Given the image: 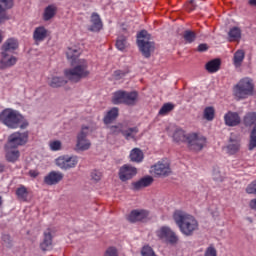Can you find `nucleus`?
I'll return each instance as SVG.
<instances>
[{
    "mask_svg": "<svg viewBox=\"0 0 256 256\" xmlns=\"http://www.w3.org/2000/svg\"><path fill=\"white\" fill-rule=\"evenodd\" d=\"M79 55H81V50L77 49V47L68 48L66 51V57L73 67L64 70V76L71 83H79L82 79H87L91 74L87 60L78 59Z\"/></svg>",
    "mask_w": 256,
    "mask_h": 256,
    "instance_id": "f257e3e1",
    "label": "nucleus"
},
{
    "mask_svg": "<svg viewBox=\"0 0 256 256\" xmlns=\"http://www.w3.org/2000/svg\"><path fill=\"white\" fill-rule=\"evenodd\" d=\"M173 219L181 233L186 237H191L199 229L197 219L184 211L176 210L173 214Z\"/></svg>",
    "mask_w": 256,
    "mask_h": 256,
    "instance_id": "f03ea898",
    "label": "nucleus"
},
{
    "mask_svg": "<svg viewBox=\"0 0 256 256\" xmlns=\"http://www.w3.org/2000/svg\"><path fill=\"white\" fill-rule=\"evenodd\" d=\"M0 123L8 129H27L29 122L17 110L6 108L0 113Z\"/></svg>",
    "mask_w": 256,
    "mask_h": 256,
    "instance_id": "7ed1b4c3",
    "label": "nucleus"
},
{
    "mask_svg": "<svg viewBox=\"0 0 256 256\" xmlns=\"http://www.w3.org/2000/svg\"><path fill=\"white\" fill-rule=\"evenodd\" d=\"M137 45L143 57L149 59L155 51V43L151 42V34L147 30H141L137 34Z\"/></svg>",
    "mask_w": 256,
    "mask_h": 256,
    "instance_id": "20e7f679",
    "label": "nucleus"
},
{
    "mask_svg": "<svg viewBox=\"0 0 256 256\" xmlns=\"http://www.w3.org/2000/svg\"><path fill=\"white\" fill-rule=\"evenodd\" d=\"M255 86L249 78H243L233 87V95L237 101L241 99H247V97L253 95Z\"/></svg>",
    "mask_w": 256,
    "mask_h": 256,
    "instance_id": "39448f33",
    "label": "nucleus"
},
{
    "mask_svg": "<svg viewBox=\"0 0 256 256\" xmlns=\"http://www.w3.org/2000/svg\"><path fill=\"white\" fill-rule=\"evenodd\" d=\"M245 127H253L250 132V140L248 144L249 151L256 149V112H248L243 118Z\"/></svg>",
    "mask_w": 256,
    "mask_h": 256,
    "instance_id": "423d86ee",
    "label": "nucleus"
},
{
    "mask_svg": "<svg viewBox=\"0 0 256 256\" xmlns=\"http://www.w3.org/2000/svg\"><path fill=\"white\" fill-rule=\"evenodd\" d=\"M28 141L29 131L14 132L8 136V140L5 145L8 147H13L14 149H18L19 147H23V145H27Z\"/></svg>",
    "mask_w": 256,
    "mask_h": 256,
    "instance_id": "0eeeda50",
    "label": "nucleus"
},
{
    "mask_svg": "<svg viewBox=\"0 0 256 256\" xmlns=\"http://www.w3.org/2000/svg\"><path fill=\"white\" fill-rule=\"evenodd\" d=\"M157 237L167 243L168 245H177L179 243V236L167 226L161 227L156 232Z\"/></svg>",
    "mask_w": 256,
    "mask_h": 256,
    "instance_id": "6e6552de",
    "label": "nucleus"
},
{
    "mask_svg": "<svg viewBox=\"0 0 256 256\" xmlns=\"http://www.w3.org/2000/svg\"><path fill=\"white\" fill-rule=\"evenodd\" d=\"M186 143L191 151H201L205 147L207 140L197 133H190L187 134Z\"/></svg>",
    "mask_w": 256,
    "mask_h": 256,
    "instance_id": "1a4fd4ad",
    "label": "nucleus"
},
{
    "mask_svg": "<svg viewBox=\"0 0 256 256\" xmlns=\"http://www.w3.org/2000/svg\"><path fill=\"white\" fill-rule=\"evenodd\" d=\"M88 135L89 127L83 126L81 131L77 135L76 149L78 151H88V149H91V141L87 139Z\"/></svg>",
    "mask_w": 256,
    "mask_h": 256,
    "instance_id": "9d476101",
    "label": "nucleus"
},
{
    "mask_svg": "<svg viewBox=\"0 0 256 256\" xmlns=\"http://www.w3.org/2000/svg\"><path fill=\"white\" fill-rule=\"evenodd\" d=\"M55 163L63 171H69V169H75L77 167L79 158L77 156H60L55 160Z\"/></svg>",
    "mask_w": 256,
    "mask_h": 256,
    "instance_id": "9b49d317",
    "label": "nucleus"
},
{
    "mask_svg": "<svg viewBox=\"0 0 256 256\" xmlns=\"http://www.w3.org/2000/svg\"><path fill=\"white\" fill-rule=\"evenodd\" d=\"M19 59L11 53L0 52V71H5V69H11L17 65Z\"/></svg>",
    "mask_w": 256,
    "mask_h": 256,
    "instance_id": "f8f14e48",
    "label": "nucleus"
},
{
    "mask_svg": "<svg viewBox=\"0 0 256 256\" xmlns=\"http://www.w3.org/2000/svg\"><path fill=\"white\" fill-rule=\"evenodd\" d=\"M135 175H137V168L131 164H124L119 168L118 177L123 183L131 181Z\"/></svg>",
    "mask_w": 256,
    "mask_h": 256,
    "instance_id": "ddd939ff",
    "label": "nucleus"
},
{
    "mask_svg": "<svg viewBox=\"0 0 256 256\" xmlns=\"http://www.w3.org/2000/svg\"><path fill=\"white\" fill-rule=\"evenodd\" d=\"M152 171L157 177H169L171 175V166L169 163L158 162L152 167Z\"/></svg>",
    "mask_w": 256,
    "mask_h": 256,
    "instance_id": "4468645a",
    "label": "nucleus"
},
{
    "mask_svg": "<svg viewBox=\"0 0 256 256\" xmlns=\"http://www.w3.org/2000/svg\"><path fill=\"white\" fill-rule=\"evenodd\" d=\"M40 249L43 251H51L53 249V230L48 228L43 233V240L40 243Z\"/></svg>",
    "mask_w": 256,
    "mask_h": 256,
    "instance_id": "2eb2a0df",
    "label": "nucleus"
},
{
    "mask_svg": "<svg viewBox=\"0 0 256 256\" xmlns=\"http://www.w3.org/2000/svg\"><path fill=\"white\" fill-rule=\"evenodd\" d=\"M13 5V0H0V23H3V21H9L7 11H9V9H13Z\"/></svg>",
    "mask_w": 256,
    "mask_h": 256,
    "instance_id": "dca6fc26",
    "label": "nucleus"
},
{
    "mask_svg": "<svg viewBox=\"0 0 256 256\" xmlns=\"http://www.w3.org/2000/svg\"><path fill=\"white\" fill-rule=\"evenodd\" d=\"M63 173L59 172V171H51L49 174H47L44 177V183L45 185H57L59 183H61V181H63Z\"/></svg>",
    "mask_w": 256,
    "mask_h": 256,
    "instance_id": "f3484780",
    "label": "nucleus"
},
{
    "mask_svg": "<svg viewBox=\"0 0 256 256\" xmlns=\"http://www.w3.org/2000/svg\"><path fill=\"white\" fill-rule=\"evenodd\" d=\"M19 49V41L15 38L7 39L1 46L2 53H10L13 54L15 51Z\"/></svg>",
    "mask_w": 256,
    "mask_h": 256,
    "instance_id": "a211bd4d",
    "label": "nucleus"
},
{
    "mask_svg": "<svg viewBox=\"0 0 256 256\" xmlns=\"http://www.w3.org/2000/svg\"><path fill=\"white\" fill-rule=\"evenodd\" d=\"M149 217L147 210H132L127 219L130 223H137L139 221H145Z\"/></svg>",
    "mask_w": 256,
    "mask_h": 256,
    "instance_id": "6ab92c4d",
    "label": "nucleus"
},
{
    "mask_svg": "<svg viewBox=\"0 0 256 256\" xmlns=\"http://www.w3.org/2000/svg\"><path fill=\"white\" fill-rule=\"evenodd\" d=\"M91 25L89 27V31L93 33H99L103 29V21H101V16L97 14V12H93L90 17Z\"/></svg>",
    "mask_w": 256,
    "mask_h": 256,
    "instance_id": "aec40b11",
    "label": "nucleus"
},
{
    "mask_svg": "<svg viewBox=\"0 0 256 256\" xmlns=\"http://www.w3.org/2000/svg\"><path fill=\"white\" fill-rule=\"evenodd\" d=\"M4 149L6 151L5 157L8 163H15L19 161V157H21V152H19V149L7 145L4 146Z\"/></svg>",
    "mask_w": 256,
    "mask_h": 256,
    "instance_id": "412c9836",
    "label": "nucleus"
},
{
    "mask_svg": "<svg viewBox=\"0 0 256 256\" xmlns=\"http://www.w3.org/2000/svg\"><path fill=\"white\" fill-rule=\"evenodd\" d=\"M239 149H241V140L231 135L229 143L226 146V151L228 155H235V153H239Z\"/></svg>",
    "mask_w": 256,
    "mask_h": 256,
    "instance_id": "4be33fe9",
    "label": "nucleus"
},
{
    "mask_svg": "<svg viewBox=\"0 0 256 256\" xmlns=\"http://www.w3.org/2000/svg\"><path fill=\"white\" fill-rule=\"evenodd\" d=\"M225 125L228 127H237L241 123V117L237 112L229 111L224 116Z\"/></svg>",
    "mask_w": 256,
    "mask_h": 256,
    "instance_id": "5701e85b",
    "label": "nucleus"
},
{
    "mask_svg": "<svg viewBox=\"0 0 256 256\" xmlns=\"http://www.w3.org/2000/svg\"><path fill=\"white\" fill-rule=\"evenodd\" d=\"M48 35L49 31L45 27L39 26L34 30L33 39L34 41H36V43H41L42 41H45V39H47Z\"/></svg>",
    "mask_w": 256,
    "mask_h": 256,
    "instance_id": "b1692460",
    "label": "nucleus"
},
{
    "mask_svg": "<svg viewBox=\"0 0 256 256\" xmlns=\"http://www.w3.org/2000/svg\"><path fill=\"white\" fill-rule=\"evenodd\" d=\"M117 117H119V108L113 107L108 112H106L103 118L104 125H111V123L117 121Z\"/></svg>",
    "mask_w": 256,
    "mask_h": 256,
    "instance_id": "393cba45",
    "label": "nucleus"
},
{
    "mask_svg": "<svg viewBox=\"0 0 256 256\" xmlns=\"http://www.w3.org/2000/svg\"><path fill=\"white\" fill-rule=\"evenodd\" d=\"M152 183H153V177L151 176L143 177L139 181L132 183L133 190L139 191L145 187H149V185H151Z\"/></svg>",
    "mask_w": 256,
    "mask_h": 256,
    "instance_id": "a878e982",
    "label": "nucleus"
},
{
    "mask_svg": "<svg viewBox=\"0 0 256 256\" xmlns=\"http://www.w3.org/2000/svg\"><path fill=\"white\" fill-rule=\"evenodd\" d=\"M67 80L61 76H52L48 78V85L52 87V89H59V87H65Z\"/></svg>",
    "mask_w": 256,
    "mask_h": 256,
    "instance_id": "bb28decb",
    "label": "nucleus"
},
{
    "mask_svg": "<svg viewBox=\"0 0 256 256\" xmlns=\"http://www.w3.org/2000/svg\"><path fill=\"white\" fill-rule=\"evenodd\" d=\"M243 61H245V50L238 49L233 56V65L236 69H239L243 65Z\"/></svg>",
    "mask_w": 256,
    "mask_h": 256,
    "instance_id": "cd10ccee",
    "label": "nucleus"
},
{
    "mask_svg": "<svg viewBox=\"0 0 256 256\" xmlns=\"http://www.w3.org/2000/svg\"><path fill=\"white\" fill-rule=\"evenodd\" d=\"M138 97H139V94L137 93V91H131V92L125 91L124 105L133 107V105L137 103Z\"/></svg>",
    "mask_w": 256,
    "mask_h": 256,
    "instance_id": "c85d7f7f",
    "label": "nucleus"
},
{
    "mask_svg": "<svg viewBox=\"0 0 256 256\" xmlns=\"http://www.w3.org/2000/svg\"><path fill=\"white\" fill-rule=\"evenodd\" d=\"M206 71L208 73H217L219 69H221V60L220 59H213L206 63L205 65Z\"/></svg>",
    "mask_w": 256,
    "mask_h": 256,
    "instance_id": "c756f323",
    "label": "nucleus"
},
{
    "mask_svg": "<svg viewBox=\"0 0 256 256\" xmlns=\"http://www.w3.org/2000/svg\"><path fill=\"white\" fill-rule=\"evenodd\" d=\"M112 103L113 105H125V91L118 90L114 92L112 97Z\"/></svg>",
    "mask_w": 256,
    "mask_h": 256,
    "instance_id": "7c9ffc66",
    "label": "nucleus"
},
{
    "mask_svg": "<svg viewBox=\"0 0 256 256\" xmlns=\"http://www.w3.org/2000/svg\"><path fill=\"white\" fill-rule=\"evenodd\" d=\"M16 196L18 201L27 202L29 199V190H27V187L20 185V187L16 189Z\"/></svg>",
    "mask_w": 256,
    "mask_h": 256,
    "instance_id": "2f4dec72",
    "label": "nucleus"
},
{
    "mask_svg": "<svg viewBox=\"0 0 256 256\" xmlns=\"http://www.w3.org/2000/svg\"><path fill=\"white\" fill-rule=\"evenodd\" d=\"M137 133H139V128L137 127L127 128V125H125L122 135L123 137H125V139H127V141H129V139H135Z\"/></svg>",
    "mask_w": 256,
    "mask_h": 256,
    "instance_id": "473e14b6",
    "label": "nucleus"
},
{
    "mask_svg": "<svg viewBox=\"0 0 256 256\" xmlns=\"http://www.w3.org/2000/svg\"><path fill=\"white\" fill-rule=\"evenodd\" d=\"M143 157V151H141L139 148H134L130 152V160L133 163H141L143 161Z\"/></svg>",
    "mask_w": 256,
    "mask_h": 256,
    "instance_id": "72a5a7b5",
    "label": "nucleus"
},
{
    "mask_svg": "<svg viewBox=\"0 0 256 256\" xmlns=\"http://www.w3.org/2000/svg\"><path fill=\"white\" fill-rule=\"evenodd\" d=\"M229 41H241V29L239 27H233L228 32Z\"/></svg>",
    "mask_w": 256,
    "mask_h": 256,
    "instance_id": "f704fd0d",
    "label": "nucleus"
},
{
    "mask_svg": "<svg viewBox=\"0 0 256 256\" xmlns=\"http://www.w3.org/2000/svg\"><path fill=\"white\" fill-rule=\"evenodd\" d=\"M174 141L177 143L182 142V143H187V134H185V131L179 129L174 132L173 135Z\"/></svg>",
    "mask_w": 256,
    "mask_h": 256,
    "instance_id": "c9c22d12",
    "label": "nucleus"
},
{
    "mask_svg": "<svg viewBox=\"0 0 256 256\" xmlns=\"http://www.w3.org/2000/svg\"><path fill=\"white\" fill-rule=\"evenodd\" d=\"M111 135H119L120 133L123 135V131L125 129V124L118 123L116 125H112L108 127Z\"/></svg>",
    "mask_w": 256,
    "mask_h": 256,
    "instance_id": "e433bc0d",
    "label": "nucleus"
},
{
    "mask_svg": "<svg viewBox=\"0 0 256 256\" xmlns=\"http://www.w3.org/2000/svg\"><path fill=\"white\" fill-rule=\"evenodd\" d=\"M56 11H57V8L53 5L46 7L44 11V21H49L50 19H53V17H55Z\"/></svg>",
    "mask_w": 256,
    "mask_h": 256,
    "instance_id": "4c0bfd02",
    "label": "nucleus"
},
{
    "mask_svg": "<svg viewBox=\"0 0 256 256\" xmlns=\"http://www.w3.org/2000/svg\"><path fill=\"white\" fill-rule=\"evenodd\" d=\"M183 39L186 41V43H194V41L197 39V33L191 30H185L183 33Z\"/></svg>",
    "mask_w": 256,
    "mask_h": 256,
    "instance_id": "58836bf2",
    "label": "nucleus"
},
{
    "mask_svg": "<svg viewBox=\"0 0 256 256\" xmlns=\"http://www.w3.org/2000/svg\"><path fill=\"white\" fill-rule=\"evenodd\" d=\"M204 119L206 121H213L215 119V108L208 106L204 109Z\"/></svg>",
    "mask_w": 256,
    "mask_h": 256,
    "instance_id": "ea45409f",
    "label": "nucleus"
},
{
    "mask_svg": "<svg viewBox=\"0 0 256 256\" xmlns=\"http://www.w3.org/2000/svg\"><path fill=\"white\" fill-rule=\"evenodd\" d=\"M213 179L214 181L223 182L225 180V175L221 173L219 166L213 168Z\"/></svg>",
    "mask_w": 256,
    "mask_h": 256,
    "instance_id": "a19ab883",
    "label": "nucleus"
},
{
    "mask_svg": "<svg viewBox=\"0 0 256 256\" xmlns=\"http://www.w3.org/2000/svg\"><path fill=\"white\" fill-rule=\"evenodd\" d=\"M175 109V104L165 103L159 110V115H167Z\"/></svg>",
    "mask_w": 256,
    "mask_h": 256,
    "instance_id": "79ce46f5",
    "label": "nucleus"
},
{
    "mask_svg": "<svg viewBox=\"0 0 256 256\" xmlns=\"http://www.w3.org/2000/svg\"><path fill=\"white\" fill-rule=\"evenodd\" d=\"M127 47V38L125 36H119L116 40V48L119 51H125V48Z\"/></svg>",
    "mask_w": 256,
    "mask_h": 256,
    "instance_id": "37998d69",
    "label": "nucleus"
},
{
    "mask_svg": "<svg viewBox=\"0 0 256 256\" xmlns=\"http://www.w3.org/2000/svg\"><path fill=\"white\" fill-rule=\"evenodd\" d=\"M141 255L142 256H157V254H155V251H153V248H151V246H144L141 250Z\"/></svg>",
    "mask_w": 256,
    "mask_h": 256,
    "instance_id": "c03bdc74",
    "label": "nucleus"
},
{
    "mask_svg": "<svg viewBox=\"0 0 256 256\" xmlns=\"http://www.w3.org/2000/svg\"><path fill=\"white\" fill-rule=\"evenodd\" d=\"M2 241L6 245V247H13V241L11 240V236L9 234L2 235Z\"/></svg>",
    "mask_w": 256,
    "mask_h": 256,
    "instance_id": "a18cd8bd",
    "label": "nucleus"
},
{
    "mask_svg": "<svg viewBox=\"0 0 256 256\" xmlns=\"http://www.w3.org/2000/svg\"><path fill=\"white\" fill-rule=\"evenodd\" d=\"M246 193L249 195H256V180L247 186Z\"/></svg>",
    "mask_w": 256,
    "mask_h": 256,
    "instance_id": "49530a36",
    "label": "nucleus"
},
{
    "mask_svg": "<svg viewBox=\"0 0 256 256\" xmlns=\"http://www.w3.org/2000/svg\"><path fill=\"white\" fill-rule=\"evenodd\" d=\"M101 177H103V174L100 171L94 170L91 172V179L96 181V183L101 181Z\"/></svg>",
    "mask_w": 256,
    "mask_h": 256,
    "instance_id": "de8ad7c7",
    "label": "nucleus"
},
{
    "mask_svg": "<svg viewBox=\"0 0 256 256\" xmlns=\"http://www.w3.org/2000/svg\"><path fill=\"white\" fill-rule=\"evenodd\" d=\"M104 256H119V252L115 247H109L104 253Z\"/></svg>",
    "mask_w": 256,
    "mask_h": 256,
    "instance_id": "09e8293b",
    "label": "nucleus"
},
{
    "mask_svg": "<svg viewBox=\"0 0 256 256\" xmlns=\"http://www.w3.org/2000/svg\"><path fill=\"white\" fill-rule=\"evenodd\" d=\"M50 149H51V151L61 150V141L55 140L53 142H50Z\"/></svg>",
    "mask_w": 256,
    "mask_h": 256,
    "instance_id": "8fccbe9b",
    "label": "nucleus"
},
{
    "mask_svg": "<svg viewBox=\"0 0 256 256\" xmlns=\"http://www.w3.org/2000/svg\"><path fill=\"white\" fill-rule=\"evenodd\" d=\"M204 256H217V249H215L214 246H209L206 249Z\"/></svg>",
    "mask_w": 256,
    "mask_h": 256,
    "instance_id": "3c124183",
    "label": "nucleus"
},
{
    "mask_svg": "<svg viewBox=\"0 0 256 256\" xmlns=\"http://www.w3.org/2000/svg\"><path fill=\"white\" fill-rule=\"evenodd\" d=\"M187 11H195L197 9V5L195 4V1L190 0L186 5Z\"/></svg>",
    "mask_w": 256,
    "mask_h": 256,
    "instance_id": "603ef678",
    "label": "nucleus"
},
{
    "mask_svg": "<svg viewBox=\"0 0 256 256\" xmlns=\"http://www.w3.org/2000/svg\"><path fill=\"white\" fill-rule=\"evenodd\" d=\"M208 50H209V45H207L205 43L200 44L198 46V49H197V51H199V53H203V52L208 51Z\"/></svg>",
    "mask_w": 256,
    "mask_h": 256,
    "instance_id": "864d4df0",
    "label": "nucleus"
},
{
    "mask_svg": "<svg viewBox=\"0 0 256 256\" xmlns=\"http://www.w3.org/2000/svg\"><path fill=\"white\" fill-rule=\"evenodd\" d=\"M29 175H30V177H33V179H35V177L39 176V172H37L35 170H30Z\"/></svg>",
    "mask_w": 256,
    "mask_h": 256,
    "instance_id": "5fc2aeb1",
    "label": "nucleus"
},
{
    "mask_svg": "<svg viewBox=\"0 0 256 256\" xmlns=\"http://www.w3.org/2000/svg\"><path fill=\"white\" fill-rule=\"evenodd\" d=\"M115 77H123L125 74L121 72V70H117L114 72Z\"/></svg>",
    "mask_w": 256,
    "mask_h": 256,
    "instance_id": "6e6d98bb",
    "label": "nucleus"
},
{
    "mask_svg": "<svg viewBox=\"0 0 256 256\" xmlns=\"http://www.w3.org/2000/svg\"><path fill=\"white\" fill-rule=\"evenodd\" d=\"M248 5H250L251 7H256V0H249Z\"/></svg>",
    "mask_w": 256,
    "mask_h": 256,
    "instance_id": "4d7b16f0",
    "label": "nucleus"
},
{
    "mask_svg": "<svg viewBox=\"0 0 256 256\" xmlns=\"http://www.w3.org/2000/svg\"><path fill=\"white\" fill-rule=\"evenodd\" d=\"M0 173H5V164L0 163Z\"/></svg>",
    "mask_w": 256,
    "mask_h": 256,
    "instance_id": "13d9d810",
    "label": "nucleus"
},
{
    "mask_svg": "<svg viewBox=\"0 0 256 256\" xmlns=\"http://www.w3.org/2000/svg\"><path fill=\"white\" fill-rule=\"evenodd\" d=\"M3 205V197L0 196V207Z\"/></svg>",
    "mask_w": 256,
    "mask_h": 256,
    "instance_id": "bf43d9fd",
    "label": "nucleus"
},
{
    "mask_svg": "<svg viewBox=\"0 0 256 256\" xmlns=\"http://www.w3.org/2000/svg\"><path fill=\"white\" fill-rule=\"evenodd\" d=\"M0 43H3V36L0 34Z\"/></svg>",
    "mask_w": 256,
    "mask_h": 256,
    "instance_id": "052dcab7",
    "label": "nucleus"
}]
</instances>
